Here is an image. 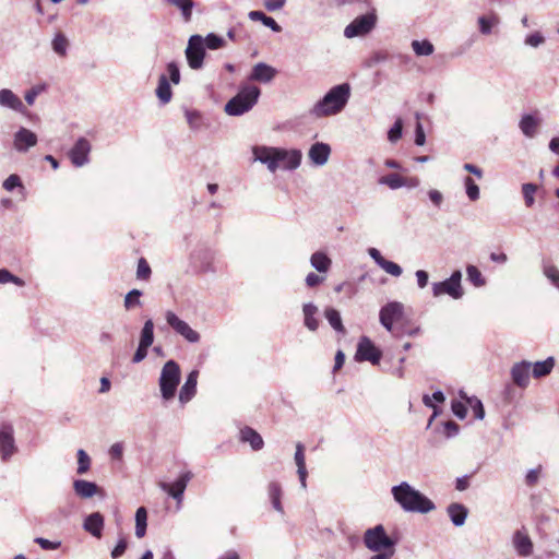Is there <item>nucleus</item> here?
Here are the masks:
<instances>
[{
	"mask_svg": "<svg viewBox=\"0 0 559 559\" xmlns=\"http://www.w3.org/2000/svg\"><path fill=\"white\" fill-rule=\"evenodd\" d=\"M464 186H465V192H466L467 198L472 202L477 201L480 197V192H479V187L475 183L474 179L471 177H465Z\"/></svg>",
	"mask_w": 559,
	"mask_h": 559,
	"instance_id": "43",
	"label": "nucleus"
},
{
	"mask_svg": "<svg viewBox=\"0 0 559 559\" xmlns=\"http://www.w3.org/2000/svg\"><path fill=\"white\" fill-rule=\"evenodd\" d=\"M34 542L36 544H38L45 550H53V549L59 548V546H60L59 542H51V540H48V539H46L44 537H36L34 539Z\"/></svg>",
	"mask_w": 559,
	"mask_h": 559,
	"instance_id": "60",
	"label": "nucleus"
},
{
	"mask_svg": "<svg viewBox=\"0 0 559 559\" xmlns=\"http://www.w3.org/2000/svg\"><path fill=\"white\" fill-rule=\"evenodd\" d=\"M167 72L169 75V80L174 84H178L180 82V71H179V67L176 62H169L167 64Z\"/></svg>",
	"mask_w": 559,
	"mask_h": 559,
	"instance_id": "57",
	"label": "nucleus"
},
{
	"mask_svg": "<svg viewBox=\"0 0 559 559\" xmlns=\"http://www.w3.org/2000/svg\"><path fill=\"white\" fill-rule=\"evenodd\" d=\"M452 412L457 418L464 419L467 414V408L464 403L454 401L452 402Z\"/></svg>",
	"mask_w": 559,
	"mask_h": 559,
	"instance_id": "59",
	"label": "nucleus"
},
{
	"mask_svg": "<svg viewBox=\"0 0 559 559\" xmlns=\"http://www.w3.org/2000/svg\"><path fill=\"white\" fill-rule=\"evenodd\" d=\"M536 190H537V186L534 183H524L522 186V192H523L525 205L527 207H531L534 204V202H535L534 195L536 193Z\"/></svg>",
	"mask_w": 559,
	"mask_h": 559,
	"instance_id": "47",
	"label": "nucleus"
},
{
	"mask_svg": "<svg viewBox=\"0 0 559 559\" xmlns=\"http://www.w3.org/2000/svg\"><path fill=\"white\" fill-rule=\"evenodd\" d=\"M181 371L175 360H168L162 368L158 384L162 397L165 401L174 399L180 382Z\"/></svg>",
	"mask_w": 559,
	"mask_h": 559,
	"instance_id": "5",
	"label": "nucleus"
},
{
	"mask_svg": "<svg viewBox=\"0 0 559 559\" xmlns=\"http://www.w3.org/2000/svg\"><path fill=\"white\" fill-rule=\"evenodd\" d=\"M428 198L436 207L440 209V206L443 203V194L439 190H437V189L429 190Z\"/></svg>",
	"mask_w": 559,
	"mask_h": 559,
	"instance_id": "61",
	"label": "nucleus"
},
{
	"mask_svg": "<svg viewBox=\"0 0 559 559\" xmlns=\"http://www.w3.org/2000/svg\"><path fill=\"white\" fill-rule=\"evenodd\" d=\"M318 312V307L312 302H307L302 306L304 324L311 332L317 331L319 328Z\"/></svg>",
	"mask_w": 559,
	"mask_h": 559,
	"instance_id": "26",
	"label": "nucleus"
},
{
	"mask_svg": "<svg viewBox=\"0 0 559 559\" xmlns=\"http://www.w3.org/2000/svg\"><path fill=\"white\" fill-rule=\"evenodd\" d=\"M167 324L189 343H198L200 334L194 331L186 321L181 320L175 312L167 311L165 313Z\"/></svg>",
	"mask_w": 559,
	"mask_h": 559,
	"instance_id": "11",
	"label": "nucleus"
},
{
	"mask_svg": "<svg viewBox=\"0 0 559 559\" xmlns=\"http://www.w3.org/2000/svg\"><path fill=\"white\" fill-rule=\"evenodd\" d=\"M539 121L532 115H525L520 121L521 131L527 136L533 138L536 134Z\"/></svg>",
	"mask_w": 559,
	"mask_h": 559,
	"instance_id": "32",
	"label": "nucleus"
},
{
	"mask_svg": "<svg viewBox=\"0 0 559 559\" xmlns=\"http://www.w3.org/2000/svg\"><path fill=\"white\" fill-rule=\"evenodd\" d=\"M532 362L528 360H522L515 362L510 370L511 379L513 383L522 389H525L530 384V374Z\"/></svg>",
	"mask_w": 559,
	"mask_h": 559,
	"instance_id": "17",
	"label": "nucleus"
},
{
	"mask_svg": "<svg viewBox=\"0 0 559 559\" xmlns=\"http://www.w3.org/2000/svg\"><path fill=\"white\" fill-rule=\"evenodd\" d=\"M412 49L414 50L415 55L418 57L430 56L435 51L433 45L428 39L413 40Z\"/></svg>",
	"mask_w": 559,
	"mask_h": 559,
	"instance_id": "37",
	"label": "nucleus"
},
{
	"mask_svg": "<svg viewBox=\"0 0 559 559\" xmlns=\"http://www.w3.org/2000/svg\"><path fill=\"white\" fill-rule=\"evenodd\" d=\"M377 16L374 13H366L354 19L344 29L347 38L364 36L368 34L374 26Z\"/></svg>",
	"mask_w": 559,
	"mask_h": 559,
	"instance_id": "8",
	"label": "nucleus"
},
{
	"mask_svg": "<svg viewBox=\"0 0 559 559\" xmlns=\"http://www.w3.org/2000/svg\"><path fill=\"white\" fill-rule=\"evenodd\" d=\"M310 264L318 272L326 273L332 265V261L324 252L317 251L311 254Z\"/></svg>",
	"mask_w": 559,
	"mask_h": 559,
	"instance_id": "31",
	"label": "nucleus"
},
{
	"mask_svg": "<svg viewBox=\"0 0 559 559\" xmlns=\"http://www.w3.org/2000/svg\"><path fill=\"white\" fill-rule=\"evenodd\" d=\"M0 107L11 109L22 115L27 112V108L21 98L9 88L0 90Z\"/></svg>",
	"mask_w": 559,
	"mask_h": 559,
	"instance_id": "18",
	"label": "nucleus"
},
{
	"mask_svg": "<svg viewBox=\"0 0 559 559\" xmlns=\"http://www.w3.org/2000/svg\"><path fill=\"white\" fill-rule=\"evenodd\" d=\"M380 267L383 271H385L388 274L395 276V277L401 276L403 273L402 267L397 263H395L393 261H389L386 259L382 263H380Z\"/></svg>",
	"mask_w": 559,
	"mask_h": 559,
	"instance_id": "49",
	"label": "nucleus"
},
{
	"mask_svg": "<svg viewBox=\"0 0 559 559\" xmlns=\"http://www.w3.org/2000/svg\"><path fill=\"white\" fill-rule=\"evenodd\" d=\"M76 455H78V471L76 472H78V474L83 475L91 467V459L83 449H80L78 451Z\"/></svg>",
	"mask_w": 559,
	"mask_h": 559,
	"instance_id": "45",
	"label": "nucleus"
},
{
	"mask_svg": "<svg viewBox=\"0 0 559 559\" xmlns=\"http://www.w3.org/2000/svg\"><path fill=\"white\" fill-rule=\"evenodd\" d=\"M261 91L258 86L245 84L238 93L225 105V112L229 116H241L253 108L258 103Z\"/></svg>",
	"mask_w": 559,
	"mask_h": 559,
	"instance_id": "4",
	"label": "nucleus"
},
{
	"mask_svg": "<svg viewBox=\"0 0 559 559\" xmlns=\"http://www.w3.org/2000/svg\"><path fill=\"white\" fill-rule=\"evenodd\" d=\"M404 314V305L400 301H390L379 312L381 325L389 332L395 334L393 324L400 321Z\"/></svg>",
	"mask_w": 559,
	"mask_h": 559,
	"instance_id": "10",
	"label": "nucleus"
},
{
	"mask_svg": "<svg viewBox=\"0 0 559 559\" xmlns=\"http://www.w3.org/2000/svg\"><path fill=\"white\" fill-rule=\"evenodd\" d=\"M286 0H264L263 4L270 12H275L284 8Z\"/></svg>",
	"mask_w": 559,
	"mask_h": 559,
	"instance_id": "62",
	"label": "nucleus"
},
{
	"mask_svg": "<svg viewBox=\"0 0 559 559\" xmlns=\"http://www.w3.org/2000/svg\"><path fill=\"white\" fill-rule=\"evenodd\" d=\"M154 342V323L151 319L146 320L140 336L139 344L142 345V347H150Z\"/></svg>",
	"mask_w": 559,
	"mask_h": 559,
	"instance_id": "36",
	"label": "nucleus"
},
{
	"mask_svg": "<svg viewBox=\"0 0 559 559\" xmlns=\"http://www.w3.org/2000/svg\"><path fill=\"white\" fill-rule=\"evenodd\" d=\"M73 489L75 495L82 499L92 498L99 492V487L95 483L85 479L74 480Z\"/></svg>",
	"mask_w": 559,
	"mask_h": 559,
	"instance_id": "24",
	"label": "nucleus"
},
{
	"mask_svg": "<svg viewBox=\"0 0 559 559\" xmlns=\"http://www.w3.org/2000/svg\"><path fill=\"white\" fill-rule=\"evenodd\" d=\"M185 117L192 130H200L203 126V117L200 111L194 109H186Z\"/></svg>",
	"mask_w": 559,
	"mask_h": 559,
	"instance_id": "39",
	"label": "nucleus"
},
{
	"mask_svg": "<svg viewBox=\"0 0 559 559\" xmlns=\"http://www.w3.org/2000/svg\"><path fill=\"white\" fill-rule=\"evenodd\" d=\"M331 148L328 144L322 142L314 143L309 150V158L317 166H323L326 164Z\"/></svg>",
	"mask_w": 559,
	"mask_h": 559,
	"instance_id": "22",
	"label": "nucleus"
},
{
	"mask_svg": "<svg viewBox=\"0 0 559 559\" xmlns=\"http://www.w3.org/2000/svg\"><path fill=\"white\" fill-rule=\"evenodd\" d=\"M255 160L267 166L271 173L277 169L294 170L299 167L301 152L298 150H285L278 147L258 146L253 150Z\"/></svg>",
	"mask_w": 559,
	"mask_h": 559,
	"instance_id": "1",
	"label": "nucleus"
},
{
	"mask_svg": "<svg viewBox=\"0 0 559 559\" xmlns=\"http://www.w3.org/2000/svg\"><path fill=\"white\" fill-rule=\"evenodd\" d=\"M83 528L94 537L99 538L104 528V516L99 512L87 515L84 520Z\"/></svg>",
	"mask_w": 559,
	"mask_h": 559,
	"instance_id": "23",
	"label": "nucleus"
},
{
	"mask_svg": "<svg viewBox=\"0 0 559 559\" xmlns=\"http://www.w3.org/2000/svg\"><path fill=\"white\" fill-rule=\"evenodd\" d=\"M198 377H199V371L198 370H192L188 374V377L186 379V382L181 386L180 392H179V401L182 404H186L187 402H189L195 395Z\"/></svg>",
	"mask_w": 559,
	"mask_h": 559,
	"instance_id": "21",
	"label": "nucleus"
},
{
	"mask_svg": "<svg viewBox=\"0 0 559 559\" xmlns=\"http://www.w3.org/2000/svg\"><path fill=\"white\" fill-rule=\"evenodd\" d=\"M276 75V70L264 63H257L250 73L249 80L260 82V83H270Z\"/></svg>",
	"mask_w": 559,
	"mask_h": 559,
	"instance_id": "20",
	"label": "nucleus"
},
{
	"mask_svg": "<svg viewBox=\"0 0 559 559\" xmlns=\"http://www.w3.org/2000/svg\"><path fill=\"white\" fill-rule=\"evenodd\" d=\"M381 356V350L374 346L369 337H360L355 354V359L357 361H370L372 365H378Z\"/></svg>",
	"mask_w": 559,
	"mask_h": 559,
	"instance_id": "12",
	"label": "nucleus"
},
{
	"mask_svg": "<svg viewBox=\"0 0 559 559\" xmlns=\"http://www.w3.org/2000/svg\"><path fill=\"white\" fill-rule=\"evenodd\" d=\"M3 188L7 190V191H12L14 190L15 188H21V190L23 191L24 190V187L22 185V181H21V178L13 174V175H10L4 181H3Z\"/></svg>",
	"mask_w": 559,
	"mask_h": 559,
	"instance_id": "52",
	"label": "nucleus"
},
{
	"mask_svg": "<svg viewBox=\"0 0 559 559\" xmlns=\"http://www.w3.org/2000/svg\"><path fill=\"white\" fill-rule=\"evenodd\" d=\"M394 501L405 512L426 514L436 509V504L427 496L415 489L409 483L402 481L391 488Z\"/></svg>",
	"mask_w": 559,
	"mask_h": 559,
	"instance_id": "2",
	"label": "nucleus"
},
{
	"mask_svg": "<svg viewBox=\"0 0 559 559\" xmlns=\"http://www.w3.org/2000/svg\"><path fill=\"white\" fill-rule=\"evenodd\" d=\"M463 397L465 399V396H463ZM466 402H467L468 406L473 409L475 418L480 419V420L484 419L485 409H484L481 401L478 400L477 397L473 396V397H466Z\"/></svg>",
	"mask_w": 559,
	"mask_h": 559,
	"instance_id": "46",
	"label": "nucleus"
},
{
	"mask_svg": "<svg viewBox=\"0 0 559 559\" xmlns=\"http://www.w3.org/2000/svg\"><path fill=\"white\" fill-rule=\"evenodd\" d=\"M156 95L163 104H167L171 99L173 93L170 84L168 82V79L164 74L159 76L158 85L156 88Z\"/></svg>",
	"mask_w": 559,
	"mask_h": 559,
	"instance_id": "34",
	"label": "nucleus"
},
{
	"mask_svg": "<svg viewBox=\"0 0 559 559\" xmlns=\"http://www.w3.org/2000/svg\"><path fill=\"white\" fill-rule=\"evenodd\" d=\"M365 546L371 551H381L382 549L394 548V540L390 538L383 525L379 524L368 528L364 534Z\"/></svg>",
	"mask_w": 559,
	"mask_h": 559,
	"instance_id": "7",
	"label": "nucleus"
},
{
	"mask_svg": "<svg viewBox=\"0 0 559 559\" xmlns=\"http://www.w3.org/2000/svg\"><path fill=\"white\" fill-rule=\"evenodd\" d=\"M556 365L555 358L552 356L546 358L542 361L532 362L531 371L532 376L535 379H542L551 373Z\"/></svg>",
	"mask_w": 559,
	"mask_h": 559,
	"instance_id": "28",
	"label": "nucleus"
},
{
	"mask_svg": "<svg viewBox=\"0 0 559 559\" xmlns=\"http://www.w3.org/2000/svg\"><path fill=\"white\" fill-rule=\"evenodd\" d=\"M515 554L521 558H527L533 555L534 544L525 528L513 532L511 537Z\"/></svg>",
	"mask_w": 559,
	"mask_h": 559,
	"instance_id": "14",
	"label": "nucleus"
},
{
	"mask_svg": "<svg viewBox=\"0 0 559 559\" xmlns=\"http://www.w3.org/2000/svg\"><path fill=\"white\" fill-rule=\"evenodd\" d=\"M68 46L69 41L67 37L62 33L56 34L52 39L53 51L60 56H64L67 53Z\"/></svg>",
	"mask_w": 559,
	"mask_h": 559,
	"instance_id": "44",
	"label": "nucleus"
},
{
	"mask_svg": "<svg viewBox=\"0 0 559 559\" xmlns=\"http://www.w3.org/2000/svg\"><path fill=\"white\" fill-rule=\"evenodd\" d=\"M151 275V267L144 258H141L138 262L136 277L139 280H147Z\"/></svg>",
	"mask_w": 559,
	"mask_h": 559,
	"instance_id": "53",
	"label": "nucleus"
},
{
	"mask_svg": "<svg viewBox=\"0 0 559 559\" xmlns=\"http://www.w3.org/2000/svg\"><path fill=\"white\" fill-rule=\"evenodd\" d=\"M164 2L175 7L180 12L185 23H189L192 20V11L195 5L193 0H164Z\"/></svg>",
	"mask_w": 559,
	"mask_h": 559,
	"instance_id": "29",
	"label": "nucleus"
},
{
	"mask_svg": "<svg viewBox=\"0 0 559 559\" xmlns=\"http://www.w3.org/2000/svg\"><path fill=\"white\" fill-rule=\"evenodd\" d=\"M461 271H454L451 276L441 282L432 283V295L438 298L443 295H449L453 299H461L464 295V289L461 284Z\"/></svg>",
	"mask_w": 559,
	"mask_h": 559,
	"instance_id": "6",
	"label": "nucleus"
},
{
	"mask_svg": "<svg viewBox=\"0 0 559 559\" xmlns=\"http://www.w3.org/2000/svg\"><path fill=\"white\" fill-rule=\"evenodd\" d=\"M443 426H444V433H445L447 438H453L460 431L459 425L452 420L444 423Z\"/></svg>",
	"mask_w": 559,
	"mask_h": 559,
	"instance_id": "63",
	"label": "nucleus"
},
{
	"mask_svg": "<svg viewBox=\"0 0 559 559\" xmlns=\"http://www.w3.org/2000/svg\"><path fill=\"white\" fill-rule=\"evenodd\" d=\"M525 45L537 48L545 43V37L539 33L535 32L525 37Z\"/></svg>",
	"mask_w": 559,
	"mask_h": 559,
	"instance_id": "55",
	"label": "nucleus"
},
{
	"mask_svg": "<svg viewBox=\"0 0 559 559\" xmlns=\"http://www.w3.org/2000/svg\"><path fill=\"white\" fill-rule=\"evenodd\" d=\"M350 91L352 88L348 83L333 86L313 105L310 111L311 115L317 118H322L340 114L346 107L350 98Z\"/></svg>",
	"mask_w": 559,
	"mask_h": 559,
	"instance_id": "3",
	"label": "nucleus"
},
{
	"mask_svg": "<svg viewBox=\"0 0 559 559\" xmlns=\"http://www.w3.org/2000/svg\"><path fill=\"white\" fill-rule=\"evenodd\" d=\"M402 131H403V122L401 119H397L393 126L391 127V129L389 130L388 132V139L390 142L394 143L396 142L397 140L401 139L402 136Z\"/></svg>",
	"mask_w": 559,
	"mask_h": 559,
	"instance_id": "51",
	"label": "nucleus"
},
{
	"mask_svg": "<svg viewBox=\"0 0 559 559\" xmlns=\"http://www.w3.org/2000/svg\"><path fill=\"white\" fill-rule=\"evenodd\" d=\"M447 513L453 525L462 526L466 521L468 510L462 503L454 502L448 506Z\"/></svg>",
	"mask_w": 559,
	"mask_h": 559,
	"instance_id": "27",
	"label": "nucleus"
},
{
	"mask_svg": "<svg viewBox=\"0 0 559 559\" xmlns=\"http://www.w3.org/2000/svg\"><path fill=\"white\" fill-rule=\"evenodd\" d=\"M17 452L13 428L10 425H2L0 428V459L9 462Z\"/></svg>",
	"mask_w": 559,
	"mask_h": 559,
	"instance_id": "13",
	"label": "nucleus"
},
{
	"mask_svg": "<svg viewBox=\"0 0 559 559\" xmlns=\"http://www.w3.org/2000/svg\"><path fill=\"white\" fill-rule=\"evenodd\" d=\"M240 440L249 443L254 451L261 450L264 444L262 437L250 427L240 430Z\"/></svg>",
	"mask_w": 559,
	"mask_h": 559,
	"instance_id": "30",
	"label": "nucleus"
},
{
	"mask_svg": "<svg viewBox=\"0 0 559 559\" xmlns=\"http://www.w3.org/2000/svg\"><path fill=\"white\" fill-rule=\"evenodd\" d=\"M147 526V511L144 507H140L135 512V536L144 537Z\"/></svg>",
	"mask_w": 559,
	"mask_h": 559,
	"instance_id": "35",
	"label": "nucleus"
},
{
	"mask_svg": "<svg viewBox=\"0 0 559 559\" xmlns=\"http://www.w3.org/2000/svg\"><path fill=\"white\" fill-rule=\"evenodd\" d=\"M45 91V85H35L25 93V102L32 106L35 103L36 97Z\"/></svg>",
	"mask_w": 559,
	"mask_h": 559,
	"instance_id": "54",
	"label": "nucleus"
},
{
	"mask_svg": "<svg viewBox=\"0 0 559 559\" xmlns=\"http://www.w3.org/2000/svg\"><path fill=\"white\" fill-rule=\"evenodd\" d=\"M379 183L384 185L392 190H396L403 188V176L395 173L389 174L386 176H382L379 179Z\"/></svg>",
	"mask_w": 559,
	"mask_h": 559,
	"instance_id": "41",
	"label": "nucleus"
},
{
	"mask_svg": "<svg viewBox=\"0 0 559 559\" xmlns=\"http://www.w3.org/2000/svg\"><path fill=\"white\" fill-rule=\"evenodd\" d=\"M542 466H538L536 468H532L526 473L525 476V483L527 486H535L539 479Z\"/></svg>",
	"mask_w": 559,
	"mask_h": 559,
	"instance_id": "58",
	"label": "nucleus"
},
{
	"mask_svg": "<svg viewBox=\"0 0 559 559\" xmlns=\"http://www.w3.org/2000/svg\"><path fill=\"white\" fill-rule=\"evenodd\" d=\"M499 19L496 15L478 17L479 31L484 35L491 33L493 26L498 25Z\"/></svg>",
	"mask_w": 559,
	"mask_h": 559,
	"instance_id": "42",
	"label": "nucleus"
},
{
	"mask_svg": "<svg viewBox=\"0 0 559 559\" xmlns=\"http://www.w3.org/2000/svg\"><path fill=\"white\" fill-rule=\"evenodd\" d=\"M543 274L552 283V285L559 289V270L556 265L549 262H543L542 264Z\"/></svg>",
	"mask_w": 559,
	"mask_h": 559,
	"instance_id": "40",
	"label": "nucleus"
},
{
	"mask_svg": "<svg viewBox=\"0 0 559 559\" xmlns=\"http://www.w3.org/2000/svg\"><path fill=\"white\" fill-rule=\"evenodd\" d=\"M324 317L330 323V325L338 333H345V328L342 322L341 313L338 310L328 307L324 310Z\"/></svg>",
	"mask_w": 559,
	"mask_h": 559,
	"instance_id": "33",
	"label": "nucleus"
},
{
	"mask_svg": "<svg viewBox=\"0 0 559 559\" xmlns=\"http://www.w3.org/2000/svg\"><path fill=\"white\" fill-rule=\"evenodd\" d=\"M305 281H306V285L308 287L312 288V287L319 286L321 283H323L324 277L311 272L306 276Z\"/></svg>",
	"mask_w": 559,
	"mask_h": 559,
	"instance_id": "64",
	"label": "nucleus"
},
{
	"mask_svg": "<svg viewBox=\"0 0 559 559\" xmlns=\"http://www.w3.org/2000/svg\"><path fill=\"white\" fill-rule=\"evenodd\" d=\"M466 275L467 280L475 286V287H483L486 285V280L483 276L481 272L475 266V265H467L466 266Z\"/></svg>",
	"mask_w": 559,
	"mask_h": 559,
	"instance_id": "38",
	"label": "nucleus"
},
{
	"mask_svg": "<svg viewBox=\"0 0 559 559\" xmlns=\"http://www.w3.org/2000/svg\"><path fill=\"white\" fill-rule=\"evenodd\" d=\"M417 123L415 128V144L423 146L426 143V134L424 131V127L419 121V114H416Z\"/></svg>",
	"mask_w": 559,
	"mask_h": 559,
	"instance_id": "56",
	"label": "nucleus"
},
{
	"mask_svg": "<svg viewBox=\"0 0 559 559\" xmlns=\"http://www.w3.org/2000/svg\"><path fill=\"white\" fill-rule=\"evenodd\" d=\"M37 143V135L26 129L21 128L15 134H14V147L19 152H26L28 148L35 146Z\"/></svg>",
	"mask_w": 559,
	"mask_h": 559,
	"instance_id": "19",
	"label": "nucleus"
},
{
	"mask_svg": "<svg viewBox=\"0 0 559 559\" xmlns=\"http://www.w3.org/2000/svg\"><path fill=\"white\" fill-rule=\"evenodd\" d=\"M92 146L87 139L80 138L69 152V158L75 167H83L90 162Z\"/></svg>",
	"mask_w": 559,
	"mask_h": 559,
	"instance_id": "15",
	"label": "nucleus"
},
{
	"mask_svg": "<svg viewBox=\"0 0 559 559\" xmlns=\"http://www.w3.org/2000/svg\"><path fill=\"white\" fill-rule=\"evenodd\" d=\"M295 463L297 465V474L300 480L301 487L305 489L307 487V468H306V457H305V447L302 443L298 442L296 444L295 452Z\"/></svg>",
	"mask_w": 559,
	"mask_h": 559,
	"instance_id": "25",
	"label": "nucleus"
},
{
	"mask_svg": "<svg viewBox=\"0 0 559 559\" xmlns=\"http://www.w3.org/2000/svg\"><path fill=\"white\" fill-rule=\"evenodd\" d=\"M205 56L204 40L201 35H192L188 40L186 57L191 69L198 70L203 66Z\"/></svg>",
	"mask_w": 559,
	"mask_h": 559,
	"instance_id": "9",
	"label": "nucleus"
},
{
	"mask_svg": "<svg viewBox=\"0 0 559 559\" xmlns=\"http://www.w3.org/2000/svg\"><path fill=\"white\" fill-rule=\"evenodd\" d=\"M191 477L192 475L190 472L183 473L174 484L160 483L159 488L173 497L177 501L179 508L183 499L185 490Z\"/></svg>",
	"mask_w": 559,
	"mask_h": 559,
	"instance_id": "16",
	"label": "nucleus"
},
{
	"mask_svg": "<svg viewBox=\"0 0 559 559\" xmlns=\"http://www.w3.org/2000/svg\"><path fill=\"white\" fill-rule=\"evenodd\" d=\"M142 296V292L139 289L130 290L124 297V307L126 309H131L135 306H141L140 297Z\"/></svg>",
	"mask_w": 559,
	"mask_h": 559,
	"instance_id": "48",
	"label": "nucleus"
},
{
	"mask_svg": "<svg viewBox=\"0 0 559 559\" xmlns=\"http://www.w3.org/2000/svg\"><path fill=\"white\" fill-rule=\"evenodd\" d=\"M204 40V47H207L209 49L215 50L224 46V39L219 37L216 34H209Z\"/></svg>",
	"mask_w": 559,
	"mask_h": 559,
	"instance_id": "50",
	"label": "nucleus"
}]
</instances>
